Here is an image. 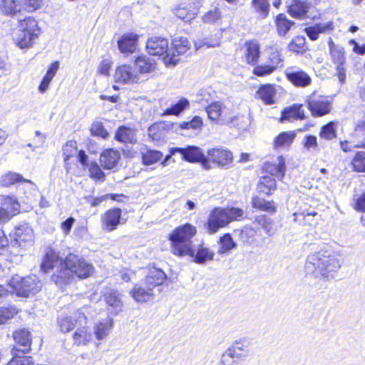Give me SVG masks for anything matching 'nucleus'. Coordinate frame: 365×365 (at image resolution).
Segmentation results:
<instances>
[{"label": "nucleus", "instance_id": "22", "mask_svg": "<svg viewBox=\"0 0 365 365\" xmlns=\"http://www.w3.org/2000/svg\"><path fill=\"white\" fill-rule=\"evenodd\" d=\"M259 54L260 45L257 41H250L245 43V58L248 64H255L258 61Z\"/></svg>", "mask_w": 365, "mask_h": 365}, {"label": "nucleus", "instance_id": "27", "mask_svg": "<svg viewBox=\"0 0 365 365\" xmlns=\"http://www.w3.org/2000/svg\"><path fill=\"white\" fill-rule=\"evenodd\" d=\"M115 139L125 143H134L137 140L135 130L126 126H120L118 128L115 134Z\"/></svg>", "mask_w": 365, "mask_h": 365}, {"label": "nucleus", "instance_id": "58", "mask_svg": "<svg viewBox=\"0 0 365 365\" xmlns=\"http://www.w3.org/2000/svg\"><path fill=\"white\" fill-rule=\"evenodd\" d=\"M13 358L7 365H23V350L15 347L11 350Z\"/></svg>", "mask_w": 365, "mask_h": 365}, {"label": "nucleus", "instance_id": "30", "mask_svg": "<svg viewBox=\"0 0 365 365\" xmlns=\"http://www.w3.org/2000/svg\"><path fill=\"white\" fill-rule=\"evenodd\" d=\"M255 222L260 226L264 232L269 237L273 236L277 232L274 222L265 215H259L255 217Z\"/></svg>", "mask_w": 365, "mask_h": 365}, {"label": "nucleus", "instance_id": "1", "mask_svg": "<svg viewBox=\"0 0 365 365\" xmlns=\"http://www.w3.org/2000/svg\"><path fill=\"white\" fill-rule=\"evenodd\" d=\"M64 268L56 271L51 277L52 281L59 287L70 282L73 274L81 279L90 277L94 272L92 264L88 263L83 257L70 254L63 262Z\"/></svg>", "mask_w": 365, "mask_h": 365}, {"label": "nucleus", "instance_id": "55", "mask_svg": "<svg viewBox=\"0 0 365 365\" xmlns=\"http://www.w3.org/2000/svg\"><path fill=\"white\" fill-rule=\"evenodd\" d=\"M276 69L270 64H262L254 68L253 73L257 76L262 77L272 73Z\"/></svg>", "mask_w": 365, "mask_h": 365}, {"label": "nucleus", "instance_id": "33", "mask_svg": "<svg viewBox=\"0 0 365 365\" xmlns=\"http://www.w3.org/2000/svg\"><path fill=\"white\" fill-rule=\"evenodd\" d=\"M22 236L23 229L20 227H16L14 230L10 233L11 252L15 255H19L21 252V243L23 242Z\"/></svg>", "mask_w": 365, "mask_h": 365}, {"label": "nucleus", "instance_id": "23", "mask_svg": "<svg viewBox=\"0 0 365 365\" xmlns=\"http://www.w3.org/2000/svg\"><path fill=\"white\" fill-rule=\"evenodd\" d=\"M105 301L108 306V312L112 314L115 315L122 310L123 304L117 291L110 290L106 293Z\"/></svg>", "mask_w": 365, "mask_h": 365}, {"label": "nucleus", "instance_id": "43", "mask_svg": "<svg viewBox=\"0 0 365 365\" xmlns=\"http://www.w3.org/2000/svg\"><path fill=\"white\" fill-rule=\"evenodd\" d=\"M252 6L260 18L265 19L268 16L269 11L268 0H252Z\"/></svg>", "mask_w": 365, "mask_h": 365}, {"label": "nucleus", "instance_id": "25", "mask_svg": "<svg viewBox=\"0 0 365 365\" xmlns=\"http://www.w3.org/2000/svg\"><path fill=\"white\" fill-rule=\"evenodd\" d=\"M276 91L274 85L265 84L259 87L257 94L265 104L272 105L274 103V98L276 95Z\"/></svg>", "mask_w": 365, "mask_h": 365}, {"label": "nucleus", "instance_id": "11", "mask_svg": "<svg viewBox=\"0 0 365 365\" xmlns=\"http://www.w3.org/2000/svg\"><path fill=\"white\" fill-rule=\"evenodd\" d=\"M41 34L37 21L31 18L24 19V48H31Z\"/></svg>", "mask_w": 365, "mask_h": 365}, {"label": "nucleus", "instance_id": "9", "mask_svg": "<svg viewBox=\"0 0 365 365\" xmlns=\"http://www.w3.org/2000/svg\"><path fill=\"white\" fill-rule=\"evenodd\" d=\"M230 222L226 210L217 207L210 212L208 220L204 226L207 233L212 235L216 233L219 229L225 227Z\"/></svg>", "mask_w": 365, "mask_h": 365}, {"label": "nucleus", "instance_id": "7", "mask_svg": "<svg viewBox=\"0 0 365 365\" xmlns=\"http://www.w3.org/2000/svg\"><path fill=\"white\" fill-rule=\"evenodd\" d=\"M176 153H180L183 160L190 163L199 162L204 168L209 169L208 160L199 147L187 146L185 148H173L170 150V154L172 155H175Z\"/></svg>", "mask_w": 365, "mask_h": 365}, {"label": "nucleus", "instance_id": "51", "mask_svg": "<svg viewBox=\"0 0 365 365\" xmlns=\"http://www.w3.org/2000/svg\"><path fill=\"white\" fill-rule=\"evenodd\" d=\"M22 179V177L15 173L9 172L1 176L0 179V183L2 186L9 187L11 186L16 182H20Z\"/></svg>", "mask_w": 365, "mask_h": 365}, {"label": "nucleus", "instance_id": "63", "mask_svg": "<svg viewBox=\"0 0 365 365\" xmlns=\"http://www.w3.org/2000/svg\"><path fill=\"white\" fill-rule=\"evenodd\" d=\"M354 200V209L356 211L365 212V192L359 196H355Z\"/></svg>", "mask_w": 365, "mask_h": 365}, {"label": "nucleus", "instance_id": "45", "mask_svg": "<svg viewBox=\"0 0 365 365\" xmlns=\"http://www.w3.org/2000/svg\"><path fill=\"white\" fill-rule=\"evenodd\" d=\"M189 106V101L187 98H180L175 104H173L170 108L164 111L165 115H178Z\"/></svg>", "mask_w": 365, "mask_h": 365}, {"label": "nucleus", "instance_id": "39", "mask_svg": "<svg viewBox=\"0 0 365 365\" xmlns=\"http://www.w3.org/2000/svg\"><path fill=\"white\" fill-rule=\"evenodd\" d=\"M257 189L259 192L269 195L276 189V181L272 177L263 176L258 182Z\"/></svg>", "mask_w": 365, "mask_h": 365}, {"label": "nucleus", "instance_id": "17", "mask_svg": "<svg viewBox=\"0 0 365 365\" xmlns=\"http://www.w3.org/2000/svg\"><path fill=\"white\" fill-rule=\"evenodd\" d=\"M120 217L121 210L120 208L108 210L101 218L103 229L108 232L115 230L120 224Z\"/></svg>", "mask_w": 365, "mask_h": 365}, {"label": "nucleus", "instance_id": "2", "mask_svg": "<svg viewBox=\"0 0 365 365\" xmlns=\"http://www.w3.org/2000/svg\"><path fill=\"white\" fill-rule=\"evenodd\" d=\"M341 267L339 259L328 252H319L309 255L305 264L307 274L317 277H329L332 272H337Z\"/></svg>", "mask_w": 365, "mask_h": 365}, {"label": "nucleus", "instance_id": "24", "mask_svg": "<svg viewBox=\"0 0 365 365\" xmlns=\"http://www.w3.org/2000/svg\"><path fill=\"white\" fill-rule=\"evenodd\" d=\"M113 327V321H98L93 327L92 331L96 339H105Z\"/></svg>", "mask_w": 365, "mask_h": 365}, {"label": "nucleus", "instance_id": "38", "mask_svg": "<svg viewBox=\"0 0 365 365\" xmlns=\"http://www.w3.org/2000/svg\"><path fill=\"white\" fill-rule=\"evenodd\" d=\"M152 288L148 286H145V287H135L132 292V295L136 302H148L152 298Z\"/></svg>", "mask_w": 365, "mask_h": 365}, {"label": "nucleus", "instance_id": "3", "mask_svg": "<svg viewBox=\"0 0 365 365\" xmlns=\"http://www.w3.org/2000/svg\"><path fill=\"white\" fill-rule=\"evenodd\" d=\"M196 233V227L189 223L176 227L169 235L171 252L175 255L184 257L193 246L191 240Z\"/></svg>", "mask_w": 365, "mask_h": 365}, {"label": "nucleus", "instance_id": "42", "mask_svg": "<svg viewBox=\"0 0 365 365\" xmlns=\"http://www.w3.org/2000/svg\"><path fill=\"white\" fill-rule=\"evenodd\" d=\"M143 163L145 165H153L160 161L163 155L161 152L154 150H141Z\"/></svg>", "mask_w": 365, "mask_h": 365}, {"label": "nucleus", "instance_id": "61", "mask_svg": "<svg viewBox=\"0 0 365 365\" xmlns=\"http://www.w3.org/2000/svg\"><path fill=\"white\" fill-rule=\"evenodd\" d=\"M43 0H24V11H34L41 7Z\"/></svg>", "mask_w": 365, "mask_h": 365}, {"label": "nucleus", "instance_id": "56", "mask_svg": "<svg viewBox=\"0 0 365 365\" xmlns=\"http://www.w3.org/2000/svg\"><path fill=\"white\" fill-rule=\"evenodd\" d=\"M91 133L93 135L100 136L102 138H107L108 136V132L105 129L103 123L101 122H95L91 127Z\"/></svg>", "mask_w": 365, "mask_h": 365}, {"label": "nucleus", "instance_id": "49", "mask_svg": "<svg viewBox=\"0 0 365 365\" xmlns=\"http://www.w3.org/2000/svg\"><path fill=\"white\" fill-rule=\"evenodd\" d=\"M306 40L304 36H297L288 44L289 51L294 53L302 52L305 46Z\"/></svg>", "mask_w": 365, "mask_h": 365}, {"label": "nucleus", "instance_id": "48", "mask_svg": "<svg viewBox=\"0 0 365 365\" xmlns=\"http://www.w3.org/2000/svg\"><path fill=\"white\" fill-rule=\"evenodd\" d=\"M295 138L294 132H282L277 138L274 141L276 147L289 146Z\"/></svg>", "mask_w": 365, "mask_h": 365}, {"label": "nucleus", "instance_id": "50", "mask_svg": "<svg viewBox=\"0 0 365 365\" xmlns=\"http://www.w3.org/2000/svg\"><path fill=\"white\" fill-rule=\"evenodd\" d=\"M222 17V13L220 9L215 7L208 11L202 16L203 22L209 24H213L218 22Z\"/></svg>", "mask_w": 365, "mask_h": 365}, {"label": "nucleus", "instance_id": "52", "mask_svg": "<svg viewBox=\"0 0 365 365\" xmlns=\"http://www.w3.org/2000/svg\"><path fill=\"white\" fill-rule=\"evenodd\" d=\"M175 15L185 21H190L195 18L196 13L195 11L187 10L185 6L180 5L175 9Z\"/></svg>", "mask_w": 365, "mask_h": 365}, {"label": "nucleus", "instance_id": "12", "mask_svg": "<svg viewBox=\"0 0 365 365\" xmlns=\"http://www.w3.org/2000/svg\"><path fill=\"white\" fill-rule=\"evenodd\" d=\"M115 82L123 83H137L140 78L138 71L129 65H123L118 67L114 74Z\"/></svg>", "mask_w": 365, "mask_h": 365}, {"label": "nucleus", "instance_id": "18", "mask_svg": "<svg viewBox=\"0 0 365 365\" xmlns=\"http://www.w3.org/2000/svg\"><path fill=\"white\" fill-rule=\"evenodd\" d=\"M120 159V153L112 148L106 149L100 156L101 165L107 170H112L116 167Z\"/></svg>", "mask_w": 365, "mask_h": 365}, {"label": "nucleus", "instance_id": "57", "mask_svg": "<svg viewBox=\"0 0 365 365\" xmlns=\"http://www.w3.org/2000/svg\"><path fill=\"white\" fill-rule=\"evenodd\" d=\"M76 142L73 140L68 141L63 147V155L64 156V160L67 161L72 157L76 151Z\"/></svg>", "mask_w": 365, "mask_h": 365}, {"label": "nucleus", "instance_id": "35", "mask_svg": "<svg viewBox=\"0 0 365 365\" xmlns=\"http://www.w3.org/2000/svg\"><path fill=\"white\" fill-rule=\"evenodd\" d=\"M252 205L254 208L269 214H274L277 212L274 201H267L257 196L252 197Z\"/></svg>", "mask_w": 365, "mask_h": 365}, {"label": "nucleus", "instance_id": "37", "mask_svg": "<svg viewBox=\"0 0 365 365\" xmlns=\"http://www.w3.org/2000/svg\"><path fill=\"white\" fill-rule=\"evenodd\" d=\"M275 24L277 33L282 36H284L294 25V22L289 20L283 14L277 16Z\"/></svg>", "mask_w": 365, "mask_h": 365}, {"label": "nucleus", "instance_id": "29", "mask_svg": "<svg viewBox=\"0 0 365 365\" xmlns=\"http://www.w3.org/2000/svg\"><path fill=\"white\" fill-rule=\"evenodd\" d=\"M24 190H26V199L27 204H29L28 208L32 209L34 205L37 202L38 197L40 195L39 191L36 186L31 180H26L24 178Z\"/></svg>", "mask_w": 365, "mask_h": 365}, {"label": "nucleus", "instance_id": "40", "mask_svg": "<svg viewBox=\"0 0 365 365\" xmlns=\"http://www.w3.org/2000/svg\"><path fill=\"white\" fill-rule=\"evenodd\" d=\"M288 12L292 17L302 18L307 12V5L302 0H293Z\"/></svg>", "mask_w": 365, "mask_h": 365}, {"label": "nucleus", "instance_id": "31", "mask_svg": "<svg viewBox=\"0 0 365 365\" xmlns=\"http://www.w3.org/2000/svg\"><path fill=\"white\" fill-rule=\"evenodd\" d=\"M41 284L36 275L24 277V297L36 294L40 291Z\"/></svg>", "mask_w": 365, "mask_h": 365}, {"label": "nucleus", "instance_id": "16", "mask_svg": "<svg viewBox=\"0 0 365 365\" xmlns=\"http://www.w3.org/2000/svg\"><path fill=\"white\" fill-rule=\"evenodd\" d=\"M286 76L296 86L305 87L311 83L310 76L300 69L289 68L286 71Z\"/></svg>", "mask_w": 365, "mask_h": 365}, {"label": "nucleus", "instance_id": "28", "mask_svg": "<svg viewBox=\"0 0 365 365\" xmlns=\"http://www.w3.org/2000/svg\"><path fill=\"white\" fill-rule=\"evenodd\" d=\"M304 110L302 109V105L301 104H294L292 106L286 108L282 112L281 120L284 121L286 120H297V119H304Z\"/></svg>", "mask_w": 365, "mask_h": 365}, {"label": "nucleus", "instance_id": "64", "mask_svg": "<svg viewBox=\"0 0 365 365\" xmlns=\"http://www.w3.org/2000/svg\"><path fill=\"white\" fill-rule=\"evenodd\" d=\"M314 26L319 34H325L334 30V23L332 21H328L327 23H319L314 24Z\"/></svg>", "mask_w": 365, "mask_h": 365}, {"label": "nucleus", "instance_id": "59", "mask_svg": "<svg viewBox=\"0 0 365 365\" xmlns=\"http://www.w3.org/2000/svg\"><path fill=\"white\" fill-rule=\"evenodd\" d=\"M18 311L12 306L0 308V319H11Z\"/></svg>", "mask_w": 365, "mask_h": 365}, {"label": "nucleus", "instance_id": "32", "mask_svg": "<svg viewBox=\"0 0 365 365\" xmlns=\"http://www.w3.org/2000/svg\"><path fill=\"white\" fill-rule=\"evenodd\" d=\"M93 339V331L88 326H83L76 331L73 335L75 344L77 345H86Z\"/></svg>", "mask_w": 365, "mask_h": 365}, {"label": "nucleus", "instance_id": "6", "mask_svg": "<svg viewBox=\"0 0 365 365\" xmlns=\"http://www.w3.org/2000/svg\"><path fill=\"white\" fill-rule=\"evenodd\" d=\"M328 46L332 62L336 66V74L339 81L343 83L346 80V58L344 48L336 45L331 38H329Z\"/></svg>", "mask_w": 365, "mask_h": 365}, {"label": "nucleus", "instance_id": "19", "mask_svg": "<svg viewBox=\"0 0 365 365\" xmlns=\"http://www.w3.org/2000/svg\"><path fill=\"white\" fill-rule=\"evenodd\" d=\"M58 264L63 267V260L60 259L58 254L53 249L48 247L41 265V269L46 273Z\"/></svg>", "mask_w": 365, "mask_h": 365}, {"label": "nucleus", "instance_id": "54", "mask_svg": "<svg viewBox=\"0 0 365 365\" xmlns=\"http://www.w3.org/2000/svg\"><path fill=\"white\" fill-rule=\"evenodd\" d=\"M319 135L322 138L331 140L336 138V130L334 123L330 122L322 128Z\"/></svg>", "mask_w": 365, "mask_h": 365}, {"label": "nucleus", "instance_id": "4", "mask_svg": "<svg viewBox=\"0 0 365 365\" xmlns=\"http://www.w3.org/2000/svg\"><path fill=\"white\" fill-rule=\"evenodd\" d=\"M146 48L150 55L162 56L166 66H175L179 62L175 53L170 49L167 38L152 36L147 41Z\"/></svg>", "mask_w": 365, "mask_h": 365}, {"label": "nucleus", "instance_id": "8", "mask_svg": "<svg viewBox=\"0 0 365 365\" xmlns=\"http://www.w3.org/2000/svg\"><path fill=\"white\" fill-rule=\"evenodd\" d=\"M308 108L313 116H323L331 109V103L327 96L312 93L307 100Z\"/></svg>", "mask_w": 365, "mask_h": 365}, {"label": "nucleus", "instance_id": "26", "mask_svg": "<svg viewBox=\"0 0 365 365\" xmlns=\"http://www.w3.org/2000/svg\"><path fill=\"white\" fill-rule=\"evenodd\" d=\"M264 168L268 173L281 180L286 171L285 160L282 156H279L277 163L266 164Z\"/></svg>", "mask_w": 365, "mask_h": 365}, {"label": "nucleus", "instance_id": "34", "mask_svg": "<svg viewBox=\"0 0 365 365\" xmlns=\"http://www.w3.org/2000/svg\"><path fill=\"white\" fill-rule=\"evenodd\" d=\"M190 48V43L188 39L185 37L177 36L173 39L170 49H172L177 58L180 56L185 54Z\"/></svg>", "mask_w": 365, "mask_h": 365}, {"label": "nucleus", "instance_id": "14", "mask_svg": "<svg viewBox=\"0 0 365 365\" xmlns=\"http://www.w3.org/2000/svg\"><path fill=\"white\" fill-rule=\"evenodd\" d=\"M185 256L190 257L194 262L201 264L212 260L215 253L203 245H198L197 247H190Z\"/></svg>", "mask_w": 365, "mask_h": 365}, {"label": "nucleus", "instance_id": "44", "mask_svg": "<svg viewBox=\"0 0 365 365\" xmlns=\"http://www.w3.org/2000/svg\"><path fill=\"white\" fill-rule=\"evenodd\" d=\"M21 5L17 4L15 0H3L1 4V11L7 14L15 16L21 11Z\"/></svg>", "mask_w": 365, "mask_h": 365}, {"label": "nucleus", "instance_id": "10", "mask_svg": "<svg viewBox=\"0 0 365 365\" xmlns=\"http://www.w3.org/2000/svg\"><path fill=\"white\" fill-rule=\"evenodd\" d=\"M207 154V155L206 158L208 160L209 167L210 163L211 162L218 167L228 168L233 160L232 152L222 147H216L209 149Z\"/></svg>", "mask_w": 365, "mask_h": 365}, {"label": "nucleus", "instance_id": "20", "mask_svg": "<svg viewBox=\"0 0 365 365\" xmlns=\"http://www.w3.org/2000/svg\"><path fill=\"white\" fill-rule=\"evenodd\" d=\"M138 36L133 33L125 34L118 41L119 50L123 53H132L136 48Z\"/></svg>", "mask_w": 365, "mask_h": 365}, {"label": "nucleus", "instance_id": "60", "mask_svg": "<svg viewBox=\"0 0 365 365\" xmlns=\"http://www.w3.org/2000/svg\"><path fill=\"white\" fill-rule=\"evenodd\" d=\"M227 215L228 217L229 222L232 220H237L242 217L244 212L242 209L238 207H231L230 209H225Z\"/></svg>", "mask_w": 365, "mask_h": 365}, {"label": "nucleus", "instance_id": "47", "mask_svg": "<svg viewBox=\"0 0 365 365\" xmlns=\"http://www.w3.org/2000/svg\"><path fill=\"white\" fill-rule=\"evenodd\" d=\"M220 247L218 250L219 254H225L235 248L237 245L233 241L230 234H225L220 238Z\"/></svg>", "mask_w": 365, "mask_h": 365}, {"label": "nucleus", "instance_id": "41", "mask_svg": "<svg viewBox=\"0 0 365 365\" xmlns=\"http://www.w3.org/2000/svg\"><path fill=\"white\" fill-rule=\"evenodd\" d=\"M268 61L269 64L277 68L282 62L280 49L277 45H272L267 48Z\"/></svg>", "mask_w": 365, "mask_h": 365}, {"label": "nucleus", "instance_id": "53", "mask_svg": "<svg viewBox=\"0 0 365 365\" xmlns=\"http://www.w3.org/2000/svg\"><path fill=\"white\" fill-rule=\"evenodd\" d=\"M352 165L355 170L365 172V152H358L352 160Z\"/></svg>", "mask_w": 365, "mask_h": 365}, {"label": "nucleus", "instance_id": "36", "mask_svg": "<svg viewBox=\"0 0 365 365\" xmlns=\"http://www.w3.org/2000/svg\"><path fill=\"white\" fill-rule=\"evenodd\" d=\"M135 65L140 73H146L155 69V62L148 56H139L135 61Z\"/></svg>", "mask_w": 365, "mask_h": 365}, {"label": "nucleus", "instance_id": "13", "mask_svg": "<svg viewBox=\"0 0 365 365\" xmlns=\"http://www.w3.org/2000/svg\"><path fill=\"white\" fill-rule=\"evenodd\" d=\"M3 206L0 207V225L9 221L19 212L21 205L14 197H4Z\"/></svg>", "mask_w": 365, "mask_h": 365}, {"label": "nucleus", "instance_id": "46", "mask_svg": "<svg viewBox=\"0 0 365 365\" xmlns=\"http://www.w3.org/2000/svg\"><path fill=\"white\" fill-rule=\"evenodd\" d=\"M11 289V293L16 294L18 297H23V277L15 274L12 276L8 283Z\"/></svg>", "mask_w": 365, "mask_h": 365}, {"label": "nucleus", "instance_id": "15", "mask_svg": "<svg viewBox=\"0 0 365 365\" xmlns=\"http://www.w3.org/2000/svg\"><path fill=\"white\" fill-rule=\"evenodd\" d=\"M250 344L248 339L242 338L233 341L226 351L232 358L245 359L249 355Z\"/></svg>", "mask_w": 365, "mask_h": 365}, {"label": "nucleus", "instance_id": "62", "mask_svg": "<svg viewBox=\"0 0 365 365\" xmlns=\"http://www.w3.org/2000/svg\"><path fill=\"white\" fill-rule=\"evenodd\" d=\"M89 173L91 177L95 179L103 180L105 178L103 172L96 163L92 164L91 165L89 168Z\"/></svg>", "mask_w": 365, "mask_h": 365}, {"label": "nucleus", "instance_id": "5", "mask_svg": "<svg viewBox=\"0 0 365 365\" xmlns=\"http://www.w3.org/2000/svg\"><path fill=\"white\" fill-rule=\"evenodd\" d=\"M208 118L218 124H232L237 116L231 117V110L222 101H215L205 108Z\"/></svg>", "mask_w": 365, "mask_h": 365}, {"label": "nucleus", "instance_id": "21", "mask_svg": "<svg viewBox=\"0 0 365 365\" xmlns=\"http://www.w3.org/2000/svg\"><path fill=\"white\" fill-rule=\"evenodd\" d=\"M166 279L165 272L158 268L153 267L150 269L145 279L144 284L145 286L150 287L152 289L162 284Z\"/></svg>", "mask_w": 365, "mask_h": 365}]
</instances>
